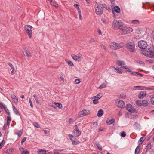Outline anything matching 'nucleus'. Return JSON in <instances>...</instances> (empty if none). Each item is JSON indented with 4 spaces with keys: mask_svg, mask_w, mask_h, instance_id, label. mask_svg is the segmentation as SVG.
<instances>
[{
    "mask_svg": "<svg viewBox=\"0 0 154 154\" xmlns=\"http://www.w3.org/2000/svg\"><path fill=\"white\" fill-rule=\"evenodd\" d=\"M22 132L23 131L22 130H19L18 131L16 132L15 134L19 137L21 135L22 133Z\"/></svg>",
    "mask_w": 154,
    "mask_h": 154,
    "instance_id": "7c9ffc66",
    "label": "nucleus"
},
{
    "mask_svg": "<svg viewBox=\"0 0 154 154\" xmlns=\"http://www.w3.org/2000/svg\"><path fill=\"white\" fill-rule=\"evenodd\" d=\"M38 154H48L46 153V151L45 150L43 149H39L37 152Z\"/></svg>",
    "mask_w": 154,
    "mask_h": 154,
    "instance_id": "6ab92c4d",
    "label": "nucleus"
},
{
    "mask_svg": "<svg viewBox=\"0 0 154 154\" xmlns=\"http://www.w3.org/2000/svg\"><path fill=\"white\" fill-rule=\"evenodd\" d=\"M122 68H124L125 69H126V71H127L128 72H130L131 73L132 72L131 69L130 68V67H128L127 68L125 66H122L121 67Z\"/></svg>",
    "mask_w": 154,
    "mask_h": 154,
    "instance_id": "bb28decb",
    "label": "nucleus"
},
{
    "mask_svg": "<svg viewBox=\"0 0 154 154\" xmlns=\"http://www.w3.org/2000/svg\"><path fill=\"white\" fill-rule=\"evenodd\" d=\"M96 145L97 146L98 149L100 150H102V147L101 145L97 143H96Z\"/></svg>",
    "mask_w": 154,
    "mask_h": 154,
    "instance_id": "37998d69",
    "label": "nucleus"
},
{
    "mask_svg": "<svg viewBox=\"0 0 154 154\" xmlns=\"http://www.w3.org/2000/svg\"><path fill=\"white\" fill-rule=\"evenodd\" d=\"M26 140V137H24L22 140L21 141V143L22 144Z\"/></svg>",
    "mask_w": 154,
    "mask_h": 154,
    "instance_id": "0e129e2a",
    "label": "nucleus"
},
{
    "mask_svg": "<svg viewBox=\"0 0 154 154\" xmlns=\"http://www.w3.org/2000/svg\"><path fill=\"white\" fill-rule=\"evenodd\" d=\"M138 72H136L132 71L131 74L134 76H137L138 75Z\"/></svg>",
    "mask_w": 154,
    "mask_h": 154,
    "instance_id": "09e8293b",
    "label": "nucleus"
},
{
    "mask_svg": "<svg viewBox=\"0 0 154 154\" xmlns=\"http://www.w3.org/2000/svg\"><path fill=\"white\" fill-rule=\"evenodd\" d=\"M144 140L143 139V137H141L139 140V143L140 144H142Z\"/></svg>",
    "mask_w": 154,
    "mask_h": 154,
    "instance_id": "49530a36",
    "label": "nucleus"
},
{
    "mask_svg": "<svg viewBox=\"0 0 154 154\" xmlns=\"http://www.w3.org/2000/svg\"><path fill=\"white\" fill-rule=\"evenodd\" d=\"M0 107L2 109H4L6 107L5 105L3 104V103L2 102L0 103Z\"/></svg>",
    "mask_w": 154,
    "mask_h": 154,
    "instance_id": "c03bdc74",
    "label": "nucleus"
},
{
    "mask_svg": "<svg viewBox=\"0 0 154 154\" xmlns=\"http://www.w3.org/2000/svg\"><path fill=\"white\" fill-rule=\"evenodd\" d=\"M110 53L113 56H115V57H116L117 56V54L114 51H110Z\"/></svg>",
    "mask_w": 154,
    "mask_h": 154,
    "instance_id": "603ef678",
    "label": "nucleus"
},
{
    "mask_svg": "<svg viewBox=\"0 0 154 154\" xmlns=\"http://www.w3.org/2000/svg\"><path fill=\"white\" fill-rule=\"evenodd\" d=\"M154 90V88L152 87H144V90Z\"/></svg>",
    "mask_w": 154,
    "mask_h": 154,
    "instance_id": "4c0bfd02",
    "label": "nucleus"
},
{
    "mask_svg": "<svg viewBox=\"0 0 154 154\" xmlns=\"http://www.w3.org/2000/svg\"><path fill=\"white\" fill-rule=\"evenodd\" d=\"M137 105L140 106H146L148 104L147 101L145 100H138L136 101Z\"/></svg>",
    "mask_w": 154,
    "mask_h": 154,
    "instance_id": "423d86ee",
    "label": "nucleus"
},
{
    "mask_svg": "<svg viewBox=\"0 0 154 154\" xmlns=\"http://www.w3.org/2000/svg\"><path fill=\"white\" fill-rule=\"evenodd\" d=\"M74 82L75 84L77 85L79 84L81 82V81L79 79H77L75 80Z\"/></svg>",
    "mask_w": 154,
    "mask_h": 154,
    "instance_id": "58836bf2",
    "label": "nucleus"
},
{
    "mask_svg": "<svg viewBox=\"0 0 154 154\" xmlns=\"http://www.w3.org/2000/svg\"><path fill=\"white\" fill-rule=\"evenodd\" d=\"M60 79L62 81H64V78H63V75L62 74H61L60 75Z\"/></svg>",
    "mask_w": 154,
    "mask_h": 154,
    "instance_id": "680f3d73",
    "label": "nucleus"
},
{
    "mask_svg": "<svg viewBox=\"0 0 154 154\" xmlns=\"http://www.w3.org/2000/svg\"><path fill=\"white\" fill-rule=\"evenodd\" d=\"M114 9L115 11L117 13H119L120 11V8L117 6L114 7Z\"/></svg>",
    "mask_w": 154,
    "mask_h": 154,
    "instance_id": "473e14b6",
    "label": "nucleus"
},
{
    "mask_svg": "<svg viewBox=\"0 0 154 154\" xmlns=\"http://www.w3.org/2000/svg\"><path fill=\"white\" fill-rule=\"evenodd\" d=\"M68 136L70 139L72 143L76 139V138L73 136L71 134H69Z\"/></svg>",
    "mask_w": 154,
    "mask_h": 154,
    "instance_id": "a878e982",
    "label": "nucleus"
},
{
    "mask_svg": "<svg viewBox=\"0 0 154 154\" xmlns=\"http://www.w3.org/2000/svg\"><path fill=\"white\" fill-rule=\"evenodd\" d=\"M79 143V142L76 139L72 142V144L73 145H76L78 144Z\"/></svg>",
    "mask_w": 154,
    "mask_h": 154,
    "instance_id": "ea45409f",
    "label": "nucleus"
},
{
    "mask_svg": "<svg viewBox=\"0 0 154 154\" xmlns=\"http://www.w3.org/2000/svg\"><path fill=\"white\" fill-rule=\"evenodd\" d=\"M150 102L152 105H154V93L152 94L150 99Z\"/></svg>",
    "mask_w": 154,
    "mask_h": 154,
    "instance_id": "72a5a7b5",
    "label": "nucleus"
},
{
    "mask_svg": "<svg viewBox=\"0 0 154 154\" xmlns=\"http://www.w3.org/2000/svg\"><path fill=\"white\" fill-rule=\"evenodd\" d=\"M24 52L25 53V54L26 56L27 57H29L30 55V52L29 51L27 50H24Z\"/></svg>",
    "mask_w": 154,
    "mask_h": 154,
    "instance_id": "e433bc0d",
    "label": "nucleus"
},
{
    "mask_svg": "<svg viewBox=\"0 0 154 154\" xmlns=\"http://www.w3.org/2000/svg\"><path fill=\"white\" fill-rule=\"evenodd\" d=\"M147 94L146 92L145 91H140L138 94V97L140 99L146 97Z\"/></svg>",
    "mask_w": 154,
    "mask_h": 154,
    "instance_id": "4468645a",
    "label": "nucleus"
},
{
    "mask_svg": "<svg viewBox=\"0 0 154 154\" xmlns=\"http://www.w3.org/2000/svg\"><path fill=\"white\" fill-rule=\"evenodd\" d=\"M112 68L114 70V72L117 73L122 74L123 72L121 70H120L119 68H116L114 67H112Z\"/></svg>",
    "mask_w": 154,
    "mask_h": 154,
    "instance_id": "f3484780",
    "label": "nucleus"
},
{
    "mask_svg": "<svg viewBox=\"0 0 154 154\" xmlns=\"http://www.w3.org/2000/svg\"><path fill=\"white\" fill-rule=\"evenodd\" d=\"M71 56L74 60L78 62L81 61L83 58L82 55L80 54H79L78 56L72 54H71Z\"/></svg>",
    "mask_w": 154,
    "mask_h": 154,
    "instance_id": "6e6552de",
    "label": "nucleus"
},
{
    "mask_svg": "<svg viewBox=\"0 0 154 154\" xmlns=\"http://www.w3.org/2000/svg\"><path fill=\"white\" fill-rule=\"evenodd\" d=\"M29 103L30 104V106H31V107L32 108H33V104H32V101L31 100L30 98H29Z\"/></svg>",
    "mask_w": 154,
    "mask_h": 154,
    "instance_id": "bf43d9fd",
    "label": "nucleus"
},
{
    "mask_svg": "<svg viewBox=\"0 0 154 154\" xmlns=\"http://www.w3.org/2000/svg\"><path fill=\"white\" fill-rule=\"evenodd\" d=\"M93 103L94 104H97L99 103V102L97 100H96L95 99H94L93 101Z\"/></svg>",
    "mask_w": 154,
    "mask_h": 154,
    "instance_id": "6e6d98bb",
    "label": "nucleus"
},
{
    "mask_svg": "<svg viewBox=\"0 0 154 154\" xmlns=\"http://www.w3.org/2000/svg\"><path fill=\"white\" fill-rule=\"evenodd\" d=\"M141 53L147 57L154 58V47H149L146 50H141Z\"/></svg>",
    "mask_w": 154,
    "mask_h": 154,
    "instance_id": "f257e3e1",
    "label": "nucleus"
},
{
    "mask_svg": "<svg viewBox=\"0 0 154 154\" xmlns=\"http://www.w3.org/2000/svg\"><path fill=\"white\" fill-rule=\"evenodd\" d=\"M121 136L122 137H124L126 136V134L125 132H122L121 134Z\"/></svg>",
    "mask_w": 154,
    "mask_h": 154,
    "instance_id": "864d4df0",
    "label": "nucleus"
},
{
    "mask_svg": "<svg viewBox=\"0 0 154 154\" xmlns=\"http://www.w3.org/2000/svg\"><path fill=\"white\" fill-rule=\"evenodd\" d=\"M116 64L119 66H122L125 65V63L123 61L118 60L116 62Z\"/></svg>",
    "mask_w": 154,
    "mask_h": 154,
    "instance_id": "a211bd4d",
    "label": "nucleus"
},
{
    "mask_svg": "<svg viewBox=\"0 0 154 154\" xmlns=\"http://www.w3.org/2000/svg\"><path fill=\"white\" fill-rule=\"evenodd\" d=\"M115 103L117 106L119 108H123L125 106V103L122 100H117L116 101Z\"/></svg>",
    "mask_w": 154,
    "mask_h": 154,
    "instance_id": "1a4fd4ad",
    "label": "nucleus"
},
{
    "mask_svg": "<svg viewBox=\"0 0 154 154\" xmlns=\"http://www.w3.org/2000/svg\"><path fill=\"white\" fill-rule=\"evenodd\" d=\"M8 64L9 66H10L11 67V68L12 69L14 68V66L11 63H8Z\"/></svg>",
    "mask_w": 154,
    "mask_h": 154,
    "instance_id": "13d9d810",
    "label": "nucleus"
},
{
    "mask_svg": "<svg viewBox=\"0 0 154 154\" xmlns=\"http://www.w3.org/2000/svg\"><path fill=\"white\" fill-rule=\"evenodd\" d=\"M73 121V119L72 118H69V119L68 122L70 123L72 122Z\"/></svg>",
    "mask_w": 154,
    "mask_h": 154,
    "instance_id": "69168bd1",
    "label": "nucleus"
},
{
    "mask_svg": "<svg viewBox=\"0 0 154 154\" xmlns=\"http://www.w3.org/2000/svg\"><path fill=\"white\" fill-rule=\"evenodd\" d=\"M12 151V149H8L6 151V153L8 154H9L11 153Z\"/></svg>",
    "mask_w": 154,
    "mask_h": 154,
    "instance_id": "a18cd8bd",
    "label": "nucleus"
},
{
    "mask_svg": "<svg viewBox=\"0 0 154 154\" xmlns=\"http://www.w3.org/2000/svg\"><path fill=\"white\" fill-rule=\"evenodd\" d=\"M126 48L130 52H133L135 50V44L134 42H130L127 43L125 45Z\"/></svg>",
    "mask_w": 154,
    "mask_h": 154,
    "instance_id": "7ed1b4c3",
    "label": "nucleus"
},
{
    "mask_svg": "<svg viewBox=\"0 0 154 154\" xmlns=\"http://www.w3.org/2000/svg\"><path fill=\"white\" fill-rule=\"evenodd\" d=\"M74 6L78 10V12L79 11H81L79 7V5L77 4H75L74 5Z\"/></svg>",
    "mask_w": 154,
    "mask_h": 154,
    "instance_id": "79ce46f5",
    "label": "nucleus"
},
{
    "mask_svg": "<svg viewBox=\"0 0 154 154\" xmlns=\"http://www.w3.org/2000/svg\"><path fill=\"white\" fill-rule=\"evenodd\" d=\"M33 125L35 127L37 128H39L40 127L39 125L37 122H34L33 123Z\"/></svg>",
    "mask_w": 154,
    "mask_h": 154,
    "instance_id": "de8ad7c7",
    "label": "nucleus"
},
{
    "mask_svg": "<svg viewBox=\"0 0 154 154\" xmlns=\"http://www.w3.org/2000/svg\"><path fill=\"white\" fill-rule=\"evenodd\" d=\"M65 61L68 64V65L71 66H74V64L70 60H68V59H65Z\"/></svg>",
    "mask_w": 154,
    "mask_h": 154,
    "instance_id": "4be33fe9",
    "label": "nucleus"
},
{
    "mask_svg": "<svg viewBox=\"0 0 154 154\" xmlns=\"http://www.w3.org/2000/svg\"><path fill=\"white\" fill-rule=\"evenodd\" d=\"M126 109L128 111L131 112H135L136 111V110L133 107L132 105L129 104L127 105Z\"/></svg>",
    "mask_w": 154,
    "mask_h": 154,
    "instance_id": "ddd939ff",
    "label": "nucleus"
},
{
    "mask_svg": "<svg viewBox=\"0 0 154 154\" xmlns=\"http://www.w3.org/2000/svg\"><path fill=\"white\" fill-rule=\"evenodd\" d=\"M131 23L133 24H138L140 23L139 21L137 20H132Z\"/></svg>",
    "mask_w": 154,
    "mask_h": 154,
    "instance_id": "cd10ccee",
    "label": "nucleus"
},
{
    "mask_svg": "<svg viewBox=\"0 0 154 154\" xmlns=\"http://www.w3.org/2000/svg\"><path fill=\"white\" fill-rule=\"evenodd\" d=\"M54 103L56 106L59 108V109H61L63 107L61 103L55 102H54Z\"/></svg>",
    "mask_w": 154,
    "mask_h": 154,
    "instance_id": "c85d7f7f",
    "label": "nucleus"
},
{
    "mask_svg": "<svg viewBox=\"0 0 154 154\" xmlns=\"http://www.w3.org/2000/svg\"><path fill=\"white\" fill-rule=\"evenodd\" d=\"M115 121L114 119L109 117L107 119L106 122L108 125H111L114 123Z\"/></svg>",
    "mask_w": 154,
    "mask_h": 154,
    "instance_id": "2eb2a0df",
    "label": "nucleus"
},
{
    "mask_svg": "<svg viewBox=\"0 0 154 154\" xmlns=\"http://www.w3.org/2000/svg\"><path fill=\"white\" fill-rule=\"evenodd\" d=\"M20 151L21 152V154H29V152L26 149L21 147L19 149Z\"/></svg>",
    "mask_w": 154,
    "mask_h": 154,
    "instance_id": "dca6fc26",
    "label": "nucleus"
},
{
    "mask_svg": "<svg viewBox=\"0 0 154 154\" xmlns=\"http://www.w3.org/2000/svg\"><path fill=\"white\" fill-rule=\"evenodd\" d=\"M138 45L140 48L145 49L147 47V44L146 41L144 40H141L138 42Z\"/></svg>",
    "mask_w": 154,
    "mask_h": 154,
    "instance_id": "0eeeda50",
    "label": "nucleus"
},
{
    "mask_svg": "<svg viewBox=\"0 0 154 154\" xmlns=\"http://www.w3.org/2000/svg\"><path fill=\"white\" fill-rule=\"evenodd\" d=\"M96 96L100 99L102 97V94L101 93H99Z\"/></svg>",
    "mask_w": 154,
    "mask_h": 154,
    "instance_id": "3c124183",
    "label": "nucleus"
},
{
    "mask_svg": "<svg viewBox=\"0 0 154 154\" xmlns=\"http://www.w3.org/2000/svg\"><path fill=\"white\" fill-rule=\"evenodd\" d=\"M90 111L89 110L85 109L81 111L79 113L80 117H82L84 116L88 115L90 113Z\"/></svg>",
    "mask_w": 154,
    "mask_h": 154,
    "instance_id": "f8f14e48",
    "label": "nucleus"
},
{
    "mask_svg": "<svg viewBox=\"0 0 154 154\" xmlns=\"http://www.w3.org/2000/svg\"><path fill=\"white\" fill-rule=\"evenodd\" d=\"M150 37L151 38H154V30L152 31V33L150 35Z\"/></svg>",
    "mask_w": 154,
    "mask_h": 154,
    "instance_id": "5fc2aeb1",
    "label": "nucleus"
},
{
    "mask_svg": "<svg viewBox=\"0 0 154 154\" xmlns=\"http://www.w3.org/2000/svg\"><path fill=\"white\" fill-rule=\"evenodd\" d=\"M101 21L104 23V24H106L107 22H106L105 19H104V18H102V19H101Z\"/></svg>",
    "mask_w": 154,
    "mask_h": 154,
    "instance_id": "052dcab7",
    "label": "nucleus"
},
{
    "mask_svg": "<svg viewBox=\"0 0 154 154\" xmlns=\"http://www.w3.org/2000/svg\"><path fill=\"white\" fill-rule=\"evenodd\" d=\"M151 146V143H149L148 144L146 147V149L147 150H149Z\"/></svg>",
    "mask_w": 154,
    "mask_h": 154,
    "instance_id": "c9c22d12",
    "label": "nucleus"
},
{
    "mask_svg": "<svg viewBox=\"0 0 154 154\" xmlns=\"http://www.w3.org/2000/svg\"><path fill=\"white\" fill-rule=\"evenodd\" d=\"M103 114V111L102 109L99 110L97 112V116L98 117H101Z\"/></svg>",
    "mask_w": 154,
    "mask_h": 154,
    "instance_id": "5701e85b",
    "label": "nucleus"
},
{
    "mask_svg": "<svg viewBox=\"0 0 154 154\" xmlns=\"http://www.w3.org/2000/svg\"><path fill=\"white\" fill-rule=\"evenodd\" d=\"M140 148L139 146H138L136 148L135 151V154H138L140 150Z\"/></svg>",
    "mask_w": 154,
    "mask_h": 154,
    "instance_id": "2f4dec72",
    "label": "nucleus"
},
{
    "mask_svg": "<svg viewBox=\"0 0 154 154\" xmlns=\"http://www.w3.org/2000/svg\"><path fill=\"white\" fill-rule=\"evenodd\" d=\"M7 121H10L11 120V118L10 116H7Z\"/></svg>",
    "mask_w": 154,
    "mask_h": 154,
    "instance_id": "e2e57ef3",
    "label": "nucleus"
},
{
    "mask_svg": "<svg viewBox=\"0 0 154 154\" xmlns=\"http://www.w3.org/2000/svg\"><path fill=\"white\" fill-rule=\"evenodd\" d=\"M74 133L76 136H79L81 134L80 131L79 130H75L74 131Z\"/></svg>",
    "mask_w": 154,
    "mask_h": 154,
    "instance_id": "393cba45",
    "label": "nucleus"
},
{
    "mask_svg": "<svg viewBox=\"0 0 154 154\" xmlns=\"http://www.w3.org/2000/svg\"><path fill=\"white\" fill-rule=\"evenodd\" d=\"M100 46L101 48L103 49L104 51H106L107 50V49L106 47V46L103 44H102L100 45Z\"/></svg>",
    "mask_w": 154,
    "mask_h": 154,
    "instance_id": "a19ab883",
    "label": "nucleus"
},
{
    "mask_svg": "<svg viewBox=\"0 0 154 154\" xmlns=\"http://www.w3.org/2000/svg\"><path fill=\"white\" fill-rule=\"evenodd\" d=\"M106 83H103L98 88L100 89H102L103 88H106L107 87V82L105 81Z\"/></svg>",
    "mask_w": 154,
    "mask_h": 154,
    "instance_id": "aec40b11",
    "label": "nucleus"
},
{
    "mask_svg": "<svg viewBox=\"0 0 154 154\" xmlns=\"http://www.w3.org/2000/svg\"><path fill=\"white\" fill-rule=\"evenodd\" d=\"M92 98L94 99H95L96 100H97L100 99V98H98V97H97L96 96H93L92 97Z\"/></svg>",
    "mask_w": 154,
    "mask_h": 154,
    "instance_id": "338daca9",
    "label": "nucleus"
},
{
    "mask_svg": "<svg viewBox=\"0 0 154 154\" xmlns=\"http://www.w3.org/2000/svg\"><path fill=\"white\" fill-rule=\"evenodd\" d=\"M120 30L122 32V34H124L129 33L133 31V29L132 28L123 26L120 27Z\"/></svg>",
    "mask_w": 154,
    "mask_h": 154,
    "instance_id": "20e7f679",
    "label": "nucleus"
},
{
    "mask_svg": "<svg viewBox=\"0 0 154 154\" xmlns=\"http://www.w3.org/2000/svg\"><path fill=\"white\" fill-rule=\"evenodd\" d=\"M137 63H138L139 64H142V65H144V63L141 61H140L137 62Z\"/></svg>",
    "mask_w": 154,
    "mask_h": 154,
    "instance_id": "774afa93",
    "label": "nucleus"
},
{
    "mask_svg": "<svg viewBox=\"0 0 154 154\" xmlns=\"http://www.w3.org/2000/svg\"><path fill=\"white\" fill-rule=\"evenodd\" d=\"M124 45L123 43L117 44L115 42H111L109 44L110 48L115 50H117L122 48L124 47Z\"/></svg>",
    "mask_w": 154,
    "mask_h": 154,
    "instance_id": "39448f33",
    "label": "nucleus"
},
{
    "mask_svg": "<svg viewBox=\"0 0 154 154\" xmlns=\"http://www.w3.org/2000/svg\"><path fill=\"white\" fill-rule=\"evenodd\" d=\"M78 12L79 14V19L80 20H82V17L81 14V11H79Z\"/></svg>",
    "mask_w": 154,
    "mask_h": 154,
    "instance_id": "4d7b16f0",
    "label": "nucleus"
},
{
    "mask_svg": "<svg viewBox=\"0 0 154 154\" xmlns=\"http://www.w3.org/2000/svg\"><path fill=\"white\" fill-rule=\"evenodd\" d=\"M95 12L96 14L99 15H100L103 12V8L102 5H99L97 3L95 5Z\"/></svg>",
    "mask_w": 154,
    "mask_h": 154,
    "instance_id": "f03ea898",
    "label": "nucleus"
},
{
    "mask_svg": "<svg viewBox=\"0 0 154 154\" xmlns=\"http://www.w3.org/2000/svg\"><path fill=\"white\" fill-rule=\"evenodd\" d=\"M120 21H117L114 20L113 23V29H120V27L122 26V25H120Z\"/></svg>",
    "mask_w": 154,
    "mask_h": 154,
    "instance_id": "9b49d317",
    "label": "nucleus"
},
{
    "mask_svg": "<svg viewBox=\"0 0 154 154\" xmlns=\"http://www.w3.org/2000/svg\"><path fill=\"white\" fill-rule=\"evenodd\" d=\"M4 109L5 110L6 113H7L8 115H10V113L9 110L6 107Z\"/></svg>",
    "mask_w": 154,
    "mask_h": 154,
    "instance_id": "8fccbe9b",
    "label": "nucleus"
},
{
    "mask_svg": "<svg viewBox=\"0 0 154 154\" xmlns=\"http://www.w3.org/2000/svg\"><path fill=\"white\" fill-rule=\"evenodd\" d=\"M144 87L143 86H135L134 87V88H137V89L139 90H144Z\"/></svg>",
    "mask_w": 154,
    "mask_h": 154,
    "instance_id": "c756f323",
    "label": "nucleus"
},
{
    "mask_svg": "<svg viewBox=\"0 0 154 154\" xmlns=\"http://www.w3.org/2000/svg\"><path fill=\"white\" fill-rule=\"evenodd\" d=\"M139 124L137 122H135L133 125L134 127L135 128H138L139 127Z\"/></svg>",
    "mask_w": 154,
    "mask_h": 154,
    "instance_id": "f704fd0d",
    "label": "nucleus"
},
{
    "mask_svg": "<svg viewBox=\"0 0 154 154\" xmlns=\"http://www.w3.org/2000/svg\"><path fill=\"white\" fill-rule=\"evenodd\" d=\"M11 97L15 103H17L18 102V99L15 95L14 94L11 95Z\"/></svg>",
    "mask_w": 154,
    "mask_h": 154,
    "instance_id": "412c9836",
    "label": "nucleus"
},
{
    "mask_svg": "<svg viewBox=\"0 0 154 154\" xmlns=\"http://www.w3.org/2000/svg\"><path fill=\"white\" fill-rule=\"evenodd\" d=\"M14 112L17 115H19V112L18 110L16 109V108L14 106H12Z\"/></svg>",
    "mask_w": 154,
    "mask_h": 154,
    "instance_id": "b1692460",
    "label": "nucleus"
},
{
    "mask_svg": "<svg viewBox=\"0 0 154 154\" xmlns=\"http://www.w3.org/2000/svg\"><path fill=\"white\" fill-rule=\"evenodd\" d=\"M26 32L28 34L29 38L32 37V26L30 25H26L25 26Z\"/></svg>",
    "mask_w": 154,
    "mask_h": 154,
    "instance_id": "9d476101",
    "label": "nucleus"
}]
</instances>
